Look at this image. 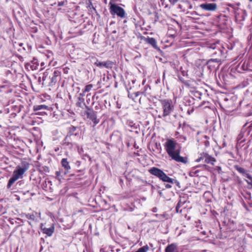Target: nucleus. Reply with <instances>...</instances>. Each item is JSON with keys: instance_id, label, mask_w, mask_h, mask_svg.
Masks as SVG:
<instances>
[{"instance_id": "nucleus-49", "label": "nucleus", "mask_w": 252, "mask_h": 252, "mask_svg": "<svg viewBox=\"0 0 252 252\" xmlns=\"http://www.w3.org/2000/svg\"><path fill=\"white\" fill-rule=\"evenodd\" d=\"M208 143V142L207 141H206V142H205V145H207V143Z\"/></svg>"}, {"instance_id": "nucleus-8", "label": "nucleus", "mask_w": 252, "mask_h": 252, "mask_svg": "<svg viewBox=\"0 0 252 252\" xmlns=\"http://www.w3.org/2000/svg\"><path fill=\"white\" fill-rule=\"evenodd\" d=\"M204 160V162L207 163H210L214 165L216 161V159L209 155L207 153H202L200 154V157L195 160L197 162H200L201 160Z\"/></svg>"}, {"instance_id": "nucleus-31", "label": "nucleus", "mask_w": 252, "mask_h": 252, "mask_svg": "<svg viewBox=\"0 0 252 252\" xmlns=\"http://www.w3.org/2000/svg\"><path fill=\"white\" fill-rule=\"evenodd\" d=\"M170 2V3L172 5H174L175 3H176L178 0H168Z\"/></svg>"}, {"instance_id": "nucleus-33", "label": "nucleus", "mask_w": 252, "mask_h": 252, "mask_svg": "<svg viewBox=\"0 0 252 252\" xmlns=\"http://www.w3.org/2000/svg\"><path fill=\"white\" fill-rule=\"evenodd\" d=\"M203 167V168H205L206 169H207V168L208 167V166L206 164H203L202 165H199L196 166V167Z\"/></svg>"}, {"instance_id": "nucleus-11", "label": "nucleus", "mask_w": 252, "mask_h": 252, "mask_svg": "<svg viewBox=\"0 0 252 252\" xmlns=\"http://www.w3.org/2000/svg\"><path fill=\"white\" fill-rule=\"evenodd\" d=\"M94 64L100 68L105 67L106 68H112L114 63L111 61H107L106 62H98V60H96V62L94 63Z\"/></svg>"}, {"instance_id": "nucleus-23", "label": "nucleus", "mask_w": 252, "mask_h": 252, "mask_svg": "<svg viewBox=\"0 0 252 252\" xmlns=\"http://www.w3.org/2000/svg\"><path fill=\"white\" fill-rule=\"evenodd\" d=\"M246 178L248 179V180H246V182L249 185H251L252 187V176L250 174H246Z\"/></svg>"}, {"instance_id": "nucleus-30", "label": "nucleus", "mask_w": 252, "mask_h": 252, "mask_svg": "<svg viewBox=\"0 0 252 252\" xmlns=\"http://www.w3.org/2000/svg\"><path fill=\"white\" fill-rule=\"evenodd\" d=\"M216 170L218 171V172L220 174L221 171V167L220 166H217L216 167Z\"/></svg>"}, {"instance_id": "nucleus-45", "label": "nucleus", "mask_w": 252, "mask_h": 252, "mask_svg": "<svg viewBox=\"0 0 252 252\" xmlns=\"http://www.w3.org/2000/svg\"><path fill=\"white\" fill-rule=\"evenodd\" d=\"M164 77H165V72L163 73V79L164 78Z\"/></svg>"}, {"instance_id": "nucleus-35", "label": "nucleus", "mask_w": 252, "mask_h": 252, "mask_svg": "<svg viewBox=\"0 0 252 252\" xmlns=\"http://www.w3.org/2000/svg\"><path fill=\"white\" fill-rule=\"evenodd\" d=\"M165 187L166 189H170L172 188V186L170 184H166Z\"/></svg>"}, {"instance_id": "nucleus-16", "label": "nucleus", "mask_w": 252, "mask_h": 252, "mask_svg": "<svg viewBox=\"0 0 252 252\" xmlns=\"http://www.w3.org/2000/svg\"><path fill=\"white\" fill-rule=\"evenodd\" d=\"M68 132L66 135H72L74 134L80 135L79 133V129L77 126H71L68 128Z\"/></svg>"}, {"instance_id": "nucleus-2", "label": "nucleus", "mask_w": 252, "mask_h": 252, "mask_svg": "<svg viewBox=\"0 0 252 252\" xmlns=\"http://www.w3.org/2000/svg\"><path fill=\"white\" fill-rule=\"evenodd\" d=\"M178 144L173 139H167L165 143L164 147L169 156L176 162L187 163L188 158L180 156L181 150L177 148Z\"/></svg>"}, {"instance_id": "nucleus-26", "label": "nucleus", "mask_w": 252, "mask_h": 252, "mask_svg": "<svg viewBox=\"0 0 252 252\" xmlns=\"http://www.w3.org/2000/svg\"><path fill=\"white\" fill-rule=\"evenodd\" d=\"M93 86L92 84H89L85 86L84 90L83 91V93H86L90 92L92 89Z\"/></svg>"}, {"instance_id": "nucleus-12", "label": "nucleus", "mask_w": 252, "mask_h": 252, "mask_svg": "<svg viewBox=\"0 0 252 252\" xmlns=\"http://www.w3.org/2000/svg\"><path fill=\"white\" fill-rule=\"evenodd\" d=\"M143 39H144V41L146 43L150 44L154 48H155L156 49H158V45H157V41L154 38L150 37H143Z\"/></svg>"}, {"instance_id": "nucleus-13", "label": "nucleus", "mask_w": 252, "mask_h": 252, "mask_svg": "<svg viewBox=\"0 0 252 252\" xmlns=\"http://www.w3.org/2000/svg\"><path fill=\"white\" fill-rule=\"evenodd\" d=\"M247 16V14L245 10L241 9L238 12H236L235 13L236 19L240 22L244 21Z\"/></svg>"}, {"instance_id": "nucleus-39", "label": "nucleus", "mask_w": 252, "mask_h": 252, "mask_svg": "<svg viewBox=\"0 0 252 252\" xmlns=\"http://www.w3.org/2000/svg\"><path fill=\"white\" fill-rule=\"evenodd\" d=\"M56 174L57 176H59V175H60V172H59V171H57V172H56Z\"/></svg>"}, {"instance_id": "nucleus-21", "label": "nucleus", "mask_w": 252, "mask_h": 252, "mask_svg": "<svg viewBox=\"0 0 252 252\" xmlns=\"http://www.w3.org/2000/svg\"><path fill=\"white\" fill-rule=\"evenodd\" d=\"M43 233L46 234L49 236H50L52 235L54 231V227L53 226H52L50 227L49 228H46L44 227L42 228Z\"/></svg>"}, {"instance_id": "nucleus-38", "label": "nucleus", "mask_w": 252, "mask_h": 252, "mask_svg": "<svg viewBox=\"0 0 252 252\" xmlns=\"http://www.w3.org/2000/svg\"><path fill=\"white\" fill-rule=\"evenodd\" d=\"M162 5L164 4L165 0H160Z\"/></svg>"}, {"instance_id": "nucleus-32", "label": "nucleus", "mask_w": 252, "mask_h": 252, "mask_svg": "<svg viewBox=\"0 0 252 252\" xmlns=\"http://www.w3.org/2000/svg\"><path fill=\"white\" fill-rule=\"evenodd\" d=\"M143 94H144V92H141V91H138L135 93L136 96H138V95Z\"/></svg>"}, {"instance_id": "nucleus-48", "label": "nucleus", "mask_w": 252, "mask_h": 252, "mask_svg": "<svg viewBox=\"0 0 252 252\" xmlns=\"http://www.w3.org/2000/svg\"><path fill=\"white\" fill-rule=\"evenodd\" d=\"M206 252V250H202V251H201V252Z\"/></svg>"}, {"instance_id": "nucleus-22", "label": "nucleus", "mask_w": 252, "mask_h": 252, "mask_svg": "<svg viewBox=\"0 0 252 252\" xmlns=\"http://www.w3.org/2000/svg\"><path fill=\"white\" fill-rule=\"evenodd\" d=\"M234 168L238 172L245 177H246V174H249L244 168L241 167L238 165H235Z\"/></svg>"}, {"instance_id": "nucleus-4", "label": "nucleus", "mask_w": 252, "mask_h": 252, "mask_svg": "<svg viewBox=\"0 0 252 252\" xmlns=\"http://www.w3.org/2000/svg\"><path fill=\"white\" fill-rule=\"evenodd\" d=\"M149 173L158 178L163 182H167L172 184H175L178 188H180V182L173 178L168 177L162 170L157 167H152L149 170Z\"/></svg>"}, {"instance_id": "nucleus-3", "label": "nucleus", "mask_w": 252, "mask_h": 252, "mask_svg": "<svg viewBox=\"0 0 252 252\" xmlns=\"http://www.w3.org/2000/svg\"><path fill=\"white\" fill-rule=\"evenodd\" d=\"M30 164L27 161H23L16 166L12 177L8 181L7 188L10 189L13 183L19 179H22L24 174L29 169Z\"/></svg>"}, {"instance_id": "nucleus-42", "label": "nucleus", "mask_w": 252, "mask_h": 252, "mask_svg": "<svg viewBox=\"0 0 252 252\" xmlns=\"http://www.w3.org/2000/svg\"><path fill=\"white\" fill-rule=\"evenodd\" d=\"M38 113H44V114H45V113L44 112H43V111H41L40 112H38V113H36V114H38Z\"/></svg>"}, {"instance_id": "nucleus-29", "label": "nucleus", "mask_w": 252, "mask_h": 252, "mask_svg": "<svg viewBox=\"0 0 252 252\" xmlns=\"http://www.w3.org/2000/svg\"><path fill=\"white\" fill-rule=\"evenodd\" d=\"M65 3H67V1H62L58 2V5L59 6H63L64 5Z\"/></svg>"}, {"instance_id": "nucleus-46", "label": "nucleus", "mask_w": 252, "mask_h": 252, "mask_svg": "<svg viewBox=\"0 0 252 252\" xmlns=\"http://www.w3.org/2000/svg\"><path fill=\"white\" fill-rule=\"evenodd\" d=\"M78 105L79 106H81V103H78Z\"/></svg>"}, {"instance_id": "nucleus-27", "label": "nucleus", "mask_w": 252, "mask_h": 252, "mask_svg": "<svg viewBox=\"0 0 252 252\" xmlns=\"http://www.w3.org/2000/svg\"><path fill=\"white\" fill-rule=\"evenodd\" d=\"M91 120L93 122V123L94 124V126H95L96 124H97L99 122V120L97 119L96 115L94 116Z\"/></svg>"}, {"instance_id": "nucleus-9", "label": "nucleus", "mask_w": 252, "mask_h": 252, "mask_svg": "<svg viewBox=\"0 0 252 252\" xmlns=\"http://www.w3.org/2000/svg\"><path fill=\"white\" fill-rule=\"evenodd\" d=\"M61 72L58 70H52L51 71L50 81L49 86H52L61 80Z\"/></svg>"}, {"instance_id": "nucleus-15", "label": "nucleus", "mask_w": 252, "mask_h": 252, "mask_svg": "<svg viewBox=\"0 0 252 252\" xmlns=\"http://www.w3.org/2000/svg\"><path fill=\"white\" fill-rule=\"evenodd\" d=\"M26 218L33 221H37L38 219H40V213L33 212L32 214H26L25 215Z\"/></svg>"}, {"instance_id": "nucleus-47", "label": "nucleus", "mask_w": 252, "mask_h": 252, "mask_svg": "<svg viewBox=\"0 0 252 252\" xmlns=\"http://www.w3.org/2000/svg\"><path fill=\"white\" fill-rule=\"evenodd\" d=\"M244 207L245 208V209H246V210H248V208H247V206H244Z\"/></svg>"}, {"instance_id": "nucleus-40", "label": "nucleus", "mask_w": 252, "mask_h": 252, "mask_svg": "<svg viewBox=\"0 0 252 252\" xmlns=\"http://www.w3.org/2000/svg\"><path fill=\"white\" fill-rule=\"evenodd\" d=\"M155 16L157 17V19L158 18V13H155Z\"/></svg>"}, {"instance_id": "nucleus-25", "label": "nucleus", "mask_w": 252, "mask_h": 252, "mask_svg": "<svg viewBox=\"0 0 252 252\" xmlns=\"http://www.w3.org/2000/svg\"><path fill=\"white\" fill-rule=\"evenodd\" d=\"M183 5L185 6V7H188L189 9H191L192 8V5L189 1H184Z\"/></svg>"}, {"instance_id": "nucleus-7", "label": "nucleus", "mask_w": 252, "mask_h": 252, "mask_svg": "<svg viewBox=\"0 0 252 252\" xmlns=\"http://www.w3.org/2000/svg\"><path fill=\"white\" fill-rule=\"evenodd\" d=\"M109 5H110L109 10L111 15L113 16L117 15L122 18L125 17L126 12L122 7L116 4L112 3L111 1L109 2Z\"/></svg>"}, {"instance_id": "nucleus-1", "label": "nucleus", "mask_w": 252, "mask_h": 252, "mask_svg": "<svg viewBox=\"0 0 252 252\" xmlns=\"http://www.w3.org/2000/svg\"><path fill=\"white\" fill-rule=\"evenodd\" d=\"M207 47L212 55L216 57L215 59L209 60L206 65L210 70H212L219 67L221 60V58L225 57L226 50L220 44L219 41H214L207 44Z\"/></svg>"}, {"instance_id": "nucleus-52", "label": "nucleus", "mask_w": 252, "mask_h": 252, "mask_svg": "<svg viewBox=\"0 0 252 252\" xmlns=\"http://www.w3.org/2000/svg\"><path fill=\"white\" fill-rule=\"evenodd\" d=\"M29 224L30 225H31V222L29 221Z\"/></svg>"}, {"instance_id": "nucleus-44", "label": "nucleus", "mask_w": 252, "mask_h": 252, "mask_svg": "<svg viewBox=\"0 0 252 252\" xmlns=\"http://www.w3.org/2000/svg\"><path fill=\"white\" fill-rule=\"evenodd\" d=\"M38 81H39V82H40V81H41V77H39V78H38Z\"/></svg>"}, {"instance_id": "nucleus-5", "label": "nucleus", "mask_w": 252, "mask_h": 252, "mask_svg": "<svg viewBox=\"0 0 252 252\" xmlns=\"http://www.w3.org/2000/svg\"><path fill=\"white\" fill-rule=\"evenodd\" d=\"M159 101L163 113L161 116L158 115V118H165L170 116L175 109V106L172 100L170 99H164L160 100Z\"/></svg>"}, {"instance_id": "nucleus-6", "label": "nucleus", "mask_w": 252, "mask_h": 252, "mask_svg": "<svg viewBox=\"0 0 252 252\" xmlns=\"http://www.w3.org/2000/svg\"><path fill=\"white\" fill-rule=\"evenodd\" d=\"M81 138L80 135L74 134L66 135L62 142V145L64 149L71 150L74 146H77V142Z\"/></svg>"}, {"instance_id": "nucleus-41", "label": "nucleus", "mask_w": 252, "mask_h": 252, "mask_svg": "<svg viewBox=\"0 0 252 252\" xmlns=\"http://www.w3.org/2000/svg\"><path fill=\"white\" fill-rule=\"evenodd\" d=\"M173 117H174L175 119H176V118H177V115L176 114H174V115H173Z\"/></svg>"}, {"instance_id": "nucleus-43", "label": "nucleus", "mask_w": 252, "mask_h": 252, "mask_svg": "<svg viewBox=\"0 0 252 252\" xmlns=\"http://www.w3.org/2000/svg\"><path fill=\"white\" fill-rule=\"evenodd\" d=\"M249 205H250V207H252V202L250 203L249 204Z\"/></svg>"}, {"instance_id": "nucleus-10", "label": "nucleus", "mask_w": 252, "mask_h": 252, "mask_svg": "<svg viewBox=\"0 0 252 252\" xmlns=\"http://www.w3.org/2000/svg\"><path fill=\"white\" fill-rule=\"evenodd\" d=\"M199 7L203 10L208 11H214L217 8V5L215 3H202Z\"/></svg>"}, {"instance_id": "nucleus-19", "label": "nucleus", "mask_w": 252, "mask_h": 252, "mask_svg": "<svg viewBox=\"0 0 252 252\" xmlns=\"http://www.w3.org/2000/svg\"><path fill=\"white\" fill-rule=\"evenodd\" d=\"M61 164L62 166L65 169V174L68 172L69 170L71 169L69 162L66 158H63L61 160Z\"/></svg>"}, {"instance_id": "nucleus-34", "label": "nucleus", "mask_w": 252, "mask_h": 252, "mask_svg": "<svg viewBox=\"0 0 252 252\" xmlns=\"http://www.w3.org/2000/svg\"><path fill=\"white\" fill-rule=\"evenodd\" d=\"M187 13H190V14L191 15V16H194V15H198L197 12H195V11H193V12H191L190 13H189V12H187Z\"/></svg>"}, {"instance_id": "nucleus-28", "label": "nucleus", "mask_w": 252, "mask_h": 252, "mask_svg": "<svg viewBox=\"0 0 252 252\" xmlns=\"http://www.w3.org/2000/svg\"><path fill=\"white\" fill-rule=\"evenodd\" d=\"M183 7H185V6L183 5V1L182 4H180L178 5V8L179 9H182V11L184 12L186 11V9L185 8H183Z\"/></svg>"}, {"instance_id": "nucleus-51", "label": "nucleus", "mask_w": 252, "mask_h": 252, "mask_svg": "<svg viewBox=\"0 0 252 252\" xmlns=\"http://www.w3.org/2000/svg\"><path fill=\"white\" fill-rule=\"evenodd\" d=\"M198 171L197 170V171H196L195 172V173H198Z\"/></svg>"}, {"instance_id": "nucleus-20", "label": "nucleus", "mask_w": 252, "mask_h": 252, "mask_svg": "<svg viewBox=\"0 0 252 252\" xmlns=\"http://www.w3.org/2000/svg\"><path fill=\"white\" fill-rule=\"evenodd\" d=\"M33 109L34 111H42L44 110H48L49 107L48 106L44 104L35 105L33 106Z\"/></svg>"}, {"instance_id": "nucleus-17", "label": "nucleus", "mask_w": 252, "mask_h": 252, "mask_svg": "<svg viewBox=\"0 0 252 252\" xmlns=\"http://www.w3.org/2000/svg\"><path fill=\"white\" fill-rule=\"evenodd\" d=\"M84 105H85V107L87 110L85 112V114L87 115L88 118H89L90 120L92 119L94 116H96L95 113L93 110L91 109L85 103Z\"/></svg>"}, {"instance_id": "nucleus-53", "label": "nucleus", "mask_w": 252, "mask_h": 252, "mask_svg": "<svg viewBox=\"0 0 252 252\" xmlns=\"http://www.w3.org/2000/svg\"><path fill=\"white\" fill-rule=\"evenodd\" d=\"M158 214H156V217H158Z\"/></svg>"}, {"instance_id": "nucleus-55", "label": "nucleus", "mask_w": 252, "mask_h": 252, "mask_svg": "<svg viewBox=\"0 0 252 252\" xmlns=\"http://www.w3.org/2000/svg\"><path fill=\"white\" fill-rule=\"evenodd\" d=\"M250 1H252V0H249Z\"/></svg>"}, {"instance_id": "nucleus-14", "label": "nucleus", "mask_w": 252, "mask_h": 252, "mask_svg": "<svg viewBox=\"0 0 252 252\" xmlns=\"http://www.w3.org/2000/svg\"><path fill=\"white\" fill-rule=\"evenodd\" d=\"M51 69H47L43 74L42 77V80L43 81L42 85H43L44 83L48 84L49 85V83L50 81V75H51Z\"/></svg>"}, {"instance_id": "nucleus-24", "label": "nucleus", "mask_w": 252, "mask_h": 252, "mask_svg": "<svg viewBox=\"0 0 252 252\" xmlns=\"http://www.w3.org/2000/svg\"><path fill=\"white\" fill-rule=\"evenodd\" d=\"M149 249V247L147 245L144 246L140 248H139L137 251L135 252H147Z\"/></svg>"}, {"instance_id": "nucleus-36", "label": "nucleus", "mask_w": 252, "mask_h": 252, "mask_svg": "<svg viewBox=\"0 0 252 252\" xmlns=\"http://www.w3.org/2000/svg\"><path fill=\"white\" fill-rule=\"evenodd\" d=\"M180 208V206L179 204H178L176 207V212L178 213L179 212V209Z\"/></svg>"}, {"instance_id": "nucleus-18", "label": "nucleus", "mask_w": 252, "mask_h": 252, "mask_svg": "<svg viewBox=\"0 0 252 252\" xmlns=\"http://www.w3.org/2000/svg\"><path fill=\"white\" fill-rule=\"evenodd\" d=\"M165 252H179L177 245L172 243L168 245L165 249Z\"/></svg>"}, {"instance_id": "nucleus-37", "label": "nucleus", "mask_w": 252, "mask_h": 252, "mask_svg": "<svg viewBox=\"0 0 252 252\" xmlns=\"http://www.w3.org/2000/svg\"><path fill=\"white\" fill-rule=\"evenodd\" d=\"M153 211L154 212H156L157 211V208H154L153 209Z\"/></svg>"}, {"instance_id": "nucleus-54", "label": "nucleus", "mask_w": 252, "mask_h": 252, "mask_svg": "<svg viewBox=\"0 0 252 252\" xmlns=\"http://www.w3.org/2000/svg\"><path fill=\"white\" fill-rule=\"evenodd\" d=\"M22 43L20 44V46H22Z\"/></svg>"}, {"instance_id": "nucleus-50", "label": "nucleus", "mask_w": 252, "mask_h": 252, "mask_svg": "<svg viewBox=\"0 0 252 252\" xmlns=\"http://www.w3.org/2000/svg\"><path fill=\"white\" fill-rule=\"evenodd\" d=\"M116 31H114L113 32V33H116Z\"/></svg>"}]
</instances>
